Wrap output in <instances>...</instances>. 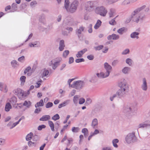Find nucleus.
I'll list each match as a JSON object with an SVG mask.
<instances>
[{
  "instance_id": "cd10ccee",
  "label": "nucleus",
  "mask_w": 150,
  "mask_h": 150,
  "mask_svg": "<svg viewBox=\"0 0 150 150\" xmlns=\"http://www.w3.org/2000/svg\"><path fill=\"white\" fill-rule=\"evenodd\" d=\"M9 101L13 105H15L17 102V98L16 97L13 96L9 100Z\"/></svg>"
},
{
  "instance_id": "5fc2aeb1",
  "label": "nucleus",
  "mask_w": 150,
  "mask_h": 150,
  "mask_svg": "<svg viewBox=\"0 0 150 150\" xmlns=\"http://www.w3.org/2000/svg\"><path fill=\"white\" fill-rule=\"evenodd\" d=\"M69 53V51L68 50H65L63 53V57L66 58Z\"/></svg>"
},
{
  "instance_id": "6e6d98bb",
  "label": "nucleus",
  "mask_w": 150,
  "mask_h": 150,
  "mask_svg": "<svg viewBox=\"0 0 150 150\" xmlns=\"http://www.w3.org/2000/svg\"><path fill=\"white\" fill-rule=\"evenodd\" d=\"M103 47V45H100L98 46H96L94 47V49L96 50H99L102 49Z\"/></svg>"
},
{
  "instance_id": "bf43d9fd",
  "label": "nucleus",
  "mask_w": 150,
  "mask_h": 150,
  "mask_svg": "<svg viewBox=\"0 0 150 150\" xmlns=\"http://www.w3.org/2000/svg\"><path fill=\"white\" fill-rule=\"evenodd\" d=\"M92 102V100L89 98H87L86 101V104L87 105L90 104Z\"/></svg>"
},
{
  "instance_id": "e2e57ef3",
  "label": "nucleus",
  "mask_w": 150,
  "mask_h": 150,
  "mask_svg": "<svg viewBox=\"0 0 150 150\" xmlns=\"http://www.w3.org/2000/svg\"><path fill=\"white\" fill-rule=\"evenodd\" d=\"M5 143V140L4 139L0 138V145H3Z\"/></svg>"
},
{
  "instance_id": "69168bd1",
  "label": "nucleus",
  "mask_w": 150,
  "mask_h": 150,
  "mask_svg": "<svg viewBox=\"0 0 150 150\" xmlns=\"http://www.w3.org/2000/svg\"><path fill=\"white\" fill-rule=\"evenodd\" d=\"M131 3L130 0H125L123 2L122 4L124 5H126Z\"/></svg>"
},
{
  "instance_id": "39448f33",
  "label": "nucleus",
  "mask_w": 150,
  "mask_h": 150,
  "mask_svg": "<svg viewBox=\"0 0 150 150\" xmlns=\"http://www.w3.org/2000/svg\"><path fill=\"white\" fill-rule=\"evenodd\" d=\"M118 85L121 89L127 93L129 89V86L125 79L121 80L119 83Z\"/></svg>"
},
{
  "instance_id": "de8ad7c7",
  "label": "nucleus",
  "mask_w": 150,
  "mask_h": 150,
  "mask_svg": "<svg viewBox=\"0 0 150 150\" xmlns=\"http://www.w3.org/2000/svg\"><path fill=\"white\" fill-rule=\"evenodd\" d=\"M28 144L30 147H33L35 146L36 143V142H33L30 141L28 142Z\"/></svg>"
},
{
  "instance_id": "8fccbe9b",
  "label": "nucleus",
  "mask_w": 150,
  "mask_h": 150,
  "mask_svg": "<svg viewBox=\"0 0 150 150\" xmlns=\"http://www.w3.org/2000/svg\"><path fill=\"white\" fill-rule=\"evenodd\" d=\"M59 116L58 114H56L52 117V119L54 120H57L59 119Z\"/></svg>"
},
{
  "instance_id": "e433bc0d",
  "label": "nucleus",
  "mask_w": 150,
  "mask_h": 150,
  "mask_svg": "<svg viewBox=\"0 0 150 150\" xmlns=\"http://www.w3.org/2000/svg\"><path fill=\"white\" fill-rule=\"evenodd\" d=\"M48 123L52 131L54 132V125L53 122L51 121H49Z\"/></svg>"
},
{
  "instance_id": "f8f14e48",
  "label": "nucleus",
  "mask_w": 150,
  "mask_h": 150,
  "mask_svg": "<svg viewBox=\"0 0 150 150\" xmlns=\"http://www.w3.org/2000/svg\"><path fill=\"white\" fill-rule=\"evenodd\" d=\"M138 127L139 128H145L146 129H150V124L147 123V122H145L139 124Z\"/></svg>"
},
{
  "instance_id": "a211bd4d",
  "label": "nucleus",
  "mask_w": 150,
  "mask_h": 150,
  "mask_svg": "<svg viewBox=\"0 0 150 150\" xmlns=\"http://www.w3.org/2000/svg\"><path fill=\"white\" fill-rule=\"evenodd\" d=\"M127 93L120 89L117 92L116 95L119 98H121L125 96Z\"/></svg>"
},
{
  "instance_id": "4d7b16f0",
  "label": "nucleus",
  "mask_w": 150,
  "mask_h": 150,
  "mask_svg": "<svg viewBox=\"0 0 150 150\" xmlns=\"http://www.w3.org/2000/svg\"><path fill=\"white\" fill-rule=\"evenodd\" d=\"M119 62L118 60H115L113 61L112 63V65L113 66H115Z\"/></svg>"
},
{
  "instance_id": "9b49d317",
  "label": "nucleus",
  "mask_w": 150,
  "mask_h": 150,
  "mask_svg": "<svg viewBox=\"0 0 150 150\" xmlns=\"http://www.w3.org/2000/svg\"><path fill=\"white\" fill-rule=\"evenodd\" d=\"M104 68L105 70V72L109 76L112 70V67L108 63L105 62L104 64Z\"/></svg>"
},
{
  "instance_id": "09e8293b",
  "label": "nucleus",
  "mask_w": 150,
  "mask_h": 150,
  "mask_svg": "<svg viewBox=\"0 0 150 150\" xmlns=\"http://www.w3.org/2000/svg\"><path fill=\"white\" fill-rule=\"evenodd\" d=\"M130 52L129 50V49H126L124 50L122 52V55H126L129 53Z\"/></svg>"
},
{
  "instance_id": "6ab92c4d",
  "label": "nucleus",
  "mask_w": 150,
  "mask_h": 150,
  "mask_svg": "<svg viewBox=\"0 0 150 150\" xmlns=\"http://www.w3.org/2000/svg\"><path fill=\"white\" fill-rule=\"evenodd\" d=\"M87 50L86 48H84L82 50L77 52L76 54V56L77 58H80L82 57L83 55Z\"/></svg>"
},
{
  "instance_id": "a18cd8bd",
  "label": "nucleus",
  "mask_w": 150,
  "mask_h": 150,
  "mask_svg": "<svg viewBox=\"0 0 150 150\" xmlns=\"http://www.w3.org/2000/svg\"><path fill=\"white\" fill-rule=\"evenodd\" d=\"M49 73V72L48 70L46 69L44 70L42 74V77L43 78L44 76H47L48 75Z\"/></svg>"
},
{
  "instance_id": "473e14b6",
  "label": "nucleus",
  "mask_w": 150,
  "mask_h": 150,
  "mask_svg": "<svg viewBox=\"0 0 150 150\" xmlns=\"http://www.w3.org/2000/svg\"><path fill=\"white\" fill-rule=\"evenodd\" d=\"M11 66L13 68H16L19 65L17 62L15 60H13L11 61Z\"/></svg>"
},
{
  "instance_id": "052dcab7",
  "label": "nucleus",
  "mask_w": 150,
  "mask_h": 150,
  "mask_svg": "<svg viewBox=\"0 0 150 150\" xmlns=\"http://www.w3.org/2000/svg\"><path fill=\"white\" fill-rule=\"evenodd\" d=\"M37 4V2L35 1H33L30 2V5L31 7H34Z\"/></svg>"
},
{
  "instance_id": "13d9d810",
  "label": "nucleus",
  "mask_w": 150,
  "mask_h": 150,
  "mask_svg": "<svg viewBox=\"0 0 150 150\" xmlns=\"http://www.w3.org/2000/svg\"><path fill=\"white\" fill-rule=\"evenodd\" d=\"M85 60L83 58L77 59L75 60V62L76 63H79L82 62H84Z\"/></svg>"
},
{
  "instance_id": "5701e85b",
  "label": "nucleus",
  "mask_w": 150,
  "mask_h": 150,
  "mask_svg": "<svg viewBox=\"0 0 150 150\" xmlns=\"http://www.w3.org/2000/svg\"><path fill=\"white\" fill-rule=\"evenodd\" d=\"M139 33L138 32H133L130 34V37L133 39L136 38V39H137L139 38L138 35H139Z\"/></svg>"
},
{
  "instance_id": "774afa93",
  "label": "nucleus",
  "mask_w": 150,
  "mask_h": 150,
  "mask_svg": "<svg viewBox=\"0 0 150 150\" xmlns=\"http://www.w3.org/2000/svg\"><path fill=\"white\" fill-rule=\"evenodd\" d=\"M37 45V42H35L34 43H30L29 44V46L30 47H36V45Z\"/></svg>"
},
{
  "instance_id": "423d86ee",
  "label": "nucleus",
  "mask_w": 150,
  "mask_h": 150,
  "mask_svg": "<svg viewBox=\"0 0 150 150\" xmlns=\"http://www.w3.org/2000/svg\"><path fill=\"white\" fill-rule=\"evenodd\" d=\"M136 139V137L134 133L128 134L126 137L125 140L127 143L130 144L134 142Z\"/></svg>"
},
{
  "instance_id": "6e6552de",
  "label": "nucleus",
  "mask_w": 150,
  "mask_h": 150,
  "mask_svg": "<svg viewBox=\"0 0 150 150\" xmlns=\"http://www.w3.org/2000/svg\"><path fill=\"white\" fill-rule=\"evenodd\" d=\"M13 92L18 96L19 99L21 100H23L24 97L25 96L23 91L20 88L14 89L13 90Z\"/></svg>"
},
{
  "instance_id": "c85d7f7f",
  "label": "nucleus",
  "mask_w": 150,
  "mask_h": 150,
  "mask_svg": "<svg viewBox=\"0 0 150 150\" xmlns=\"http://www.w3.org/2000/svg\"><path fill=\"white\" fill-rule=\"evenodd\" d=\"M125 61L126 63L129 66H132L133 63L132 60L130 58H127Z\"/></svg>"
},
{
  "instance_id": "a19ab883",
  "label": "nucleus",
  "mask_w": 150,
  "mask_h": 150,
  "mask_svg": "<svg viewBox=\"0 0 150 150\" xmlns=\"http://www.w3.org/2000/svg\"><path fill=\"white\" fill-rule=\"evenodd\" d=\"M26 77L24 76H22L20 78V80L21 81V86L24 85Z\"/></svg>"
},
{
  "instance_id": "393cba45",
  "label": "nucleus",
  "mask_w": 150,
  "mask_h": 150,
  "mask_svg": "<svg viewBox=\"0 0 150 150\" xmlns=\"http://www.w3.org/2000/svg\"><path fill=\"white\" fill-rule=\"evenodd\" d=\"M50 119V115H44L42 116V117L40 118V120L41 121H47Z\"/></svg>"
},
{
  "instance_id": "1a4fd4ad",
  "label": "nucleus",
  "mask_w": 150,
  "mask_h": 150,
  "mask_svg": "<svg viewBox=\"0 0 150 150\" xmlns=\"http://www.w3.org/2000/svg\"><path fill=\"white\" fill-rule=\"evenodd\" d=\"M78 4L79 1L76 0H74L71 4L69 8H68V10L67 11L71 13L74 12L77 9Z\"/></svg>"
},
{
  "instance_id": "0e129e2a",
  "label": "nucleus",
  "mask_w": 150,
  "mask_h": 150,
  "mask_svg": "<svg viewBox=\"0 0 150 150\" xmlns=\"http://www.w3.org/2000/svg\"><path fill=\"white\" fill-rule=\"evenodd\" d=\"M31 68L29 66L27 67L26 68L24 71V73L25 74H26L27 72H29V71L31 70Z\"/></svg>"
},
{
  "instance_id": "338daca9",
  "label": "nucleus",
  "mask_w": 150,
  "mask_h": 150,
  "mask_svg": "<svg viewBox=\"0 0 150 150\" xmlns=\"http://www.w3.org/2000/svg\"><path fill=\"white\" fill-rule=\"evenodd\" d=\"M85 99L83 98H81L79 99V103L80 104H82L85 102Z\"/></svg>"
},
{
  "instance_id": "79ce46f5",
  "label": "nucleus",
  "mask_w": 150,
  "mask_h": 150,
  "mask_svg": "<svg viewBox=\"0 0 150 150\" xmlns=\"http://www.w3.org/2000/svg\"><path fill=\"white\" fill-rule=\"evenodd\" d=\"M33 136V134L32 132H30L28 134L26 137V139L27 141H29L31 139Z\"/></svg>"
},
{
  "instance_id": "680f3d73",
  "label": "nucleus",
  "mask_w": 150,
  "mask_h": 150,
  "mask_svg": "<svg viewBox=\"0 0 150 150\" xmlns=\"http://www.w3.org/2000/svg\"><path fill=\"white\" fill-rule=\"evenodd\" d=\"M24 60L25 57L24 56H22L18 59V61L21 62H23Z\"/></svg>"
},
{
  "instance_id": "f3484780",
  "label": "nucleus",
  "mask_w": 150,
  "mask_h": 150,
  "mask_svg": "<svg viewBox=\"0 0 150 150\" xmlns=\"http://www.w3.org/2000/svg\"><path fill=\"white\" fill-rule=\"evenodd\" d=\"M120 38V36L118 35L115 34H112V35H109L107 37V39L108 40H116Z\"/></svg>"
},
{
  "instance_id": "bb28decb",
  "label": "nucleus",
  "mask_w": 150,
  "mask_h": 150,
  "mask_svg": "<svg viewBox=\"0 0 150 150\" xmlns=\"http://www.w3.org/2000/svg\"><path fill=\"white\" fill-rule=\"evenodd\" d=\"M84 27L83 26L80 27L79 28L77 29L76 31V34L78 35L79 37V35H80L81 33L84 30Z\"/></svg>"
},
{
  "instance_id": "aec40b11",
  "label": "nucleus",
  "mask_w": 150,
  "mask_h": 150,
  "mask_svg": "<svg viewBox=\"0 0 150 150\" xmlns=\"http://www.w3.org/2000/svg\"><path fill=\"white\" fill-rule=\"evenodd\" d=\"M131 70V68L128 67H125L123 68L122 71L123 73L125 74H128Z\"/></svg>"
},
{
  "instance_id": "9d476101",
  "label": "nucleus",
  "mask_w": 150,
  "mask_h": 150,
  "mask_svg": "<svg viewBox=\"0 0 150 150\" xmlns=\"http://www.w3.org/2000/svg\"><path fill=\"white\" fill-rule=\"evenodd\" d=\"M96 2L93 1H87L85 3V9L88 11H91L95 6Z\"/></svg>"
},
{
  "instance_id": "0eeeda50",
  "label": "nucleus",
  "mask_w": 150,
  "mask_h": 150,
  "mask_svg": "<svg viewBox=\"0 0 150 150\" xmlns=\"http://www.w3.org/2000/svg\"><path fill=\"white\" fill-rule=\"evenodd\" d=\"M85 84L84 81L81 80L74 81L71 86V87L77 89H80L82 88Z\"/></svg>"
},
{
  "instance_id": "c9c22d12",
  "label": "nucleus",
  "mask_w": 150,
  "mask_h": 150,
  "mask_svg": "<svg viewBox=\"0 0 150 150\" xmlns=\"http://www.w3.org/2000/svg\"><path fill=\"white\" fill-rule=\"evenodd\" d=\"M115 13V10L113 9H111L109 12V15L110 17H112L114 16Z\"/></svg>"
},
{
  "instance_id": "c03bdc74",
  "label": "nucleus",
  "mask_w": 150,
  "mask_h": 150,
  "mask_svg": "<svg viewBox=\"0 0 150 150\" xmlns=\"http://www.w3.org/2000/svg\"><path fill=\"white\" fill-rule=\"evenodd\" d=\"M65 0V4L64 6L66 10H68V8L69 7V0Z\"/></svg>"
},
{
  "instance_id": "4468645a",
  "label": "nucleus",
  "mask_w": 150,
  "mask_h": 150,
  "mask_svg": "<svg viewBox=\"0 0 150 150\" xmlns=\"http://www.w3.org/2000/svg\"><path fill=\"white\" fill-rule=\"evenodd\" d=\"M64 23L67 25H74L73 20L69 17H67L64 21Z\"/></svg>"
},
{
  "instance_id": "f704fd0d",
  "label": "nucleus",
  "mask_w": 150,
  "mask_h": 150,
  "mask_svg": "<svg viewBox=\"0 0 150 150\" xmlns=\"http://www.w3.org/2000/svg\"><path fill=\"white\" fill-rule=\"evenodd\" d=\"M43 105L44 103L43 100L42 99H41L39 102H37V103L35 104V107L36 108H37L39 107L42 106Z\"/></svg>"
},
{
  "instance_id": "7ed1b4c3",
  "label": "nucleus",
  "mask_w": 150,
  "mask_h": 150,
  "mask_svg": "<svg viewBox=\"0 0 150 150\" xmlns=\"http://www.w3.org/2000/svg\"><path fill=\"white\" fill-rule=\"evenodd\" d=\"M61 57H57L51 61L49 63L50 66H52L53 69H55L59 65V63L62 61Z\"/></svg>"
},
{
  "instance_id": "ea45409f",
  "label": "nucleus",
  "mask_w": 150,
  "mask_h": 150,
  "mask_svg": "<svg viewBox=\"0 0 150 150\" xmlns=\"http://www.w3.org/2000/svg\"><path fill=\"white\" fill-rule=\"evenodd\" d=\"M79 98V96L78 95L75 96L74 97L73 101L74 104L76 105L77 104Z\"/></svg>"
},
{
  "instance_id": "f257e3e1",
  "label": "nucleus",
  "mask_w": 150,
  "mask_h": 150,
  "mask_svg": "<svg viewBox=\"0 0 150 150\" xmlns=\"http://www.w3.org/2000/svg\"><path fill=\"white\" fill-rule=\"evenodd\" d=\"M143 9L145 12H148L149 10V7L144 5L135 10L132 15V20L134 22L138 23L140 20H142L144 18V14L141 12Z\"/></svg>"
},
{
  "instance_id": "37998d69",
  "label": "nucleus",
  "mask_w": 150,
  "mask_h": 150,
  "mask_svg": "<svg viewBox=\"0 0 150 150\" xmlns=\"http://www.w3.org/2000/svg\"><path fill=\"white\" fill-rule=\"evenodd\" d=\"M82 132L84 134V135L85 137L87 136L88 134V131L86 128H84L82 130Z\"/></svg>"
},
{
  "instance_id": "b1692460",
  "label": "nucleus",
  "mask_w": 150,
  "mask_h": 150,
  "mask_svg": "<svg viewBox=\"0 0 150 150\" xmlns=\"http://www.w3.org/2000/svg\"><path fill=\"white\" fill-rule=\"evenodd\" d=\"M98 120L96 118L94 119L92 122L91 126L93 128L97 127L98 125Z\"/></svg>"
},
{
  "instance_id": "4c0bfd02",
  "label": "nucleus",
  "mask_w": 150,
  "mask_h": 150,
  "mask_svg": "<svg viewBox=\"0 0 150 150\" xmlns=\"http://www.w3.org/2000/svg\"><path fill=\"white\" fill-rule=\"evenodd\" d=\"M101 24V21L98 20L94 26V28L96 29H98L100 26Z\"/></svg>"
},
{
  "instance_id": "72a5a7b5",
  "label": "nucleus",
  "mask_w": 150,
  "mask_h": 150,
  "mask_svg": "<svg viewBox=\"0 0 150 150\" xmlns=\"http://www.w3.org/2000/svg\"><path fill=\"white\" fill-rule=\"evenodd\" d=\"M119 142V140L117 139H115L112 140V144L113 146L116 148H117L118 147V145L117 144Z\"/></svg>"
},
{
  "instance_id": "2f4dec72",
  "label": "nucleus",
  "mask_w": 150,
  "mask_h": 150,
  "mask_svg": "<svg viewBox=\"0 0 150 150\" xmlns=\"http://www.w3.org/2000/svg\"><path fill=\"white\" fill-rule=\"evenodd\" d=\"M69 101L70 100H67L62 103L59 104L58 106V108H60L62 107L65 106L68 104Z\"/></svg>"
},
{
  "instance_id": "20e7f679",
  "label": "nucleus",
  "mask_w": 150,
  "mask_h": 150,
  "mask_svg": "<svg viewBox=\"0 0 150 150\" xmlns=\"http://www.w3.org/2000/svg\"><path fill=\"white\" fill-rule=\"evenodd\" d=\"M95 11L96 13L103 17L106 16L108 12L106 9L103 6L97 7L96 8Z\"/></svg>"
},
{
  "instance_id": "a878e982",
  "label": "nucleus",
  "mask_w": 150,
  "mask_h": 150,
  "mask_svg": "<svg viewBox=\"0 0 150 150\" xmlns=\"http://www.w3.org/2000/svg\"><path fill=\"white\" fill-rule=\"evenodd\" d=\"M65 47L64 41L63 40H61L59 42V50L60 51H62L64 49Z\"/></svg>"
},
{
  "instance_id": "49530a36",
  "label": "nucleus",
  "mask_w": 150,
  "mask_h": 150,
  "mask_svg": "<svg viewBox=\"0 0 150 150\" xmlns=\"http://www.w3.org/2000/svg\"><path fill=\"white\" fill-rule=\"evenodd\" d=\"M72 131L74 133H77L80 130V129L78 127H73L71 129Z\"/></svg>"
},
{
  "instance_id": "412c9836",
  "label": "nucleus",
  "mask_w": 150,
  "mask_h": 150,
  "mask_svg": "<svg viewBox=\"0 0 150 150\" xmlns=\"http://www.w3.org/2000/svg\"><path fill=\"white\" fill-rule=\"evenodd\" d=\"M127 31V29L125 27H123L117 30V32L120 35H122Z\"/></svg>"
},
{
  "instance_id": "f03ea898",
  "label": "nucleus",
  "mask_w": 150,
  "mask_h": 150,
  "mask_svg": "<svg viewBox=\"0 0 150 150\" xmlns=\"http://www.w3.org/2000/svg\"><path fill=\"white\" fill-rule=\"evenodd\" d=\"M137 108L133 105H126L124 106L122 112L127 116L134 115L137 112Z\"/></svg>"
},
{
  "instance_id": "2eb2a0df",
  "label": "nucleus",
  "mask_w": 150,
  "mask_h": 150,
  "mask_svg": "<svg viewBox=\"0 0 150 150\" xmlns=\"http://www.w3.org/2000/svg\"><path fill=\"white\" fill-rule=\"evenodd\" d=\"M97 77L99 79H104L108 77L109 76L105 72H101L96 74Z\"/></svg>"
},
{
  "instance_id": "ddd939ff",
  "label": "nucleus",
  "mask_w": 150,
  "mask_h": 150,
  "mask_svg": "<svg viewBox=\"0 0 150 150\" xmlns=\"http://www.w3.org/2000/svg\"><path fill=\"white\" fill-rule=\"evenodd\" d=\"M141 87L144 91H146L147 90L148 86L146 80L145 78H143L142 79V83L141 85Z\"/></svg>"
},
{
  "instance_id": "864d4df0",
  "label": "nucleus",
  "mask_w": 150,
  "mask_h": 150,
  "mask_svg": "<svg viewBox=\"0 0 150 150\" xmlns=\"http://www.w3.org/2000/svg\"><path fill=\"white\" fill-rule=\"evenodd\" d=\"M53 105V104L52 102H48L45 105V107L46 108H48L52 107Z\"/></svg>"
},
{
  "instance_id": "3c124183",
  "label": "nucleus",
  "mask_w": 150,
  "mask_h": 150,
  "mask_svg": "<svg viewBox=\"0 0 150 150\" xmlns=\"http://www.w3.org/2000/svg\"><path fill=\"white\" fill-rule=\"evenodd\" d=\"M116 17L117 16L114 18L112 19L109 21V23L110 25H115L116 24V23L115 21V19Z\"/></svg>"
},
{
  "instance_id": "58836bf2",
  "label": "nucleus",
  "mask_w": 150,
  "mask_h": 150,
  "mask_svg": "<svg viewBox=\"0 0 150 150\" xmlns=\"http://www.w3.org/2000/svg\"><path fill=\"white\" fill-rule=\"evenodd\" d=\"M39 21L43 25L45 24H46V21L45 16H41L39 19Z\"/></svg>"
},
{
  "instance_id": "603ef678",
  "label": "nucleus",
  "mask_w": 150,
  "mask_h": 150,
  "mask_svg": "<svg viewBox=\"0 0 150 150\" xmlns=\"http://www.w3.org/2000/svg\"><path fill=\"white\" fill-rule=\"evenodd\" d=\"M119 0H107L106 1L108 4H110L115 3Z\"/></svg>"
},
{
  "instance_id": "c756f323",
  "label": "nucleus",
  "mask_w": 150,
  "mask_h": 150,
  "mask_svg": "<svg viewBox=\"0 0 150 150\" xmlns=\"http://www.w3.org/2000/svg\"><path fill=\"white\" fill-rule=\"evenodd\" d=\"M17 10V5L15 3H13L11 5V12L16 11Z\"/></svg>"
},
{
  "instance_id": "4be33fe9",
  "label": "nucleus",
  "mask_w": 150,
  "mask_h": 150,
  "mask_svg": "<svg viewBox=\"0 0 150 150\" xmlns=\"http://www.w3.org/2000/svg\"><path fill=\"white\" fill-rule=\"evenodd\" d=\"M32 103L30 101L25 100L23 103V105L25 106L27 108H29L31 105Z\"/></svg>"
},
{
  "instance_id": "dca6fc26",
  "label": "nucleus",
  "mask_w": 150,
  "mask_h": 150,
  "mask_svg": "<svg viewBox=\"0 0 150 150\" xmlns=\"http://www.w3.org/2000/svg\"><path fill=\"white\" fill-rule=\"evenodd\" d=\"M0 90L6 93L8 91V88L7 85L3 83H0Z\"/></svg>"
},
{
  "instance_id": "7c9ffc66",
  "label": "nucleus",
  "mask_w": 150,
  "mask_h": 150,
  "mask_svg": "<svg viewBox=\"0 0 150 150\" xmlns=\"http://www.w3.org/2000/svg\"><path fill=\"white\" fill-rule=\"evenodd\" d=\"M12 108V106L9 102L7 103L6 105L5 110L6 112L9 111Z\"/></svg>"
}]
</instances>
